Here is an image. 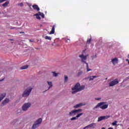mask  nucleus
<instances>
[{"mask_svg":"<svg viewBox=\"0 0 129 129\" xmlns=\"http://www.w3.org/2000/svg\"><path fill=\"white\" fill-rule=\"evenodd\" d=\"M84 88H85V86H80V84L78 83L75 85L74 87L72 88V90H73L72 93V94H75V93H77V92L83 90Z\"/></svg>","mask_w":129,"mask_h":129,"instance_id":"1","label":"nucleus"},{"mask_svg":"<svg viewBox=\"0 0 129 129\" xmlns=\"http://www.w3.org/2000/svg\"><path fill=\"white\" fill-rule=\"evenodd\" d=\"M98 107H100L101 109H106V108L108 107V104H105V102H104L98 103L94 108V109H96V108H98Z\"/></svg>","mask_w":129,"mask_h":129,"instance_id":"2","label":"nucleus"},{"mask_svg":"<svg viewBox=\"0 0 129 129\" xmlns=\"http://www.w3.org/2000/svg\"><path fill=\"white\" fill-rule=\"evenodd\" d=\"M85 51H86V49H85L83 52L82 54L80 55L79 56V57L80 58H81V62H83V63H85V64H87V63L86 62V60L87 59V57H88V56H89V54H87L86 55H84V54L85 53Z\"/></svg>","mask_w":129,"mask_h":129,"instance_id":"3","label":"nucleus"},{"mask_svg":"<svg viewBox=\"0 0 129 129\" xmlns=\"http://www.w3.org/2000/svg\"><path fill=\"white\" fill-rule=\"evenodd\" d=\"M33 90V88H28L27 89H26L23 95H22V96L23 97H28V96H29L30 95V94L31 93L32 90Z\"/></svg>","mask_w":129,"mask_h":129,"instance_id":"4","label":"nucleus"},{"mask_svg":"<svg viewBox=\"0 0 129 129\" xmlns=\"http://www.w3.org/2000/svg\"><path fill=\"white\" fill-rule=\"evenodd\" d=\"M42 120H43L42 119V118H39L38 120H37L35 122L34 124L32 126V128H33V129L37 128V127L39 126L40 124H41V123H42Z\"/></svg>","mask_w":129,"mask_h":129,"instance_id":"5","label":"nucleus"},{"mask_svg":"<svg viewBox=\"0 0 129 129\" xmlns=\"http://www.w3.org/2000/svg\"><path fill=\"white\" fill-rule=\"evenodd\" d=\"M80 111H82V109H79L77 110H73L69 113V115L71 116L72 115H75L76 113H78V112H80Z\"/></svg>","mask_w":129,"mask_h":129,"instance_id":"6","label":"nucleus"},{"mask_svg":"<svg viewBox=\"0 0 129 129\" xmlns=\"http://www.w3.org/2000/svg\"><path fill=\"white\" fill-rule=\"evenodd\" d=\"M110 116L106 115V116H101L98 118L97 121L99 122V121H101V120H104L105 119H107V118H109Z\"/></svg>","mask_w":129,"mask_h":129,"instance_id":"7","label":"nucleus"},{"mask_svg":"<svg viewBox=\"0 0 129 129\" xmlns=\"http://www.w3.org/2000/svg\"><path fill=\"white\" fill-rule=\"evenodd\" d=\"M31 107V103H27L23 105L22 106V109L24 110V111H26V110H28V108L29 107Z\"/></svg>","mask_w":129,"mask_h":129,"instance_id":"8","label":"nucleus"},{"mask_svg":"<svg viewBox=\"0 0 129 129\" xmlns=\"http://www.w3.org/2000/svg\"><path fill=\"white\" fill-rule=\"evenodd\" d=\"M118 81L117 80V79H115L114 80L110 82V83L109 84V86L110 87L114 86V85H116V84H118Z\"/></svg>","mask_w":129,"mask_h":129,"instance_id":"9","label":"nucleus"},{"mask_svg":"<svg viewBox=\"0 0 129 129\" xmlns=\"http://www.w3.org/2000/svg\"><path fill=\"white\" fill-rule=\"evenodd\" d=\"M83 114V113H82L78 114V115L76 117H72V118H71V120H75V119H77V118H78V117H80V116H81V115H82Z\"/></svg>","mask_w":129,"mask_h":129,"instance_id":"10","label":"nucleus"},{"mask_svg":"<svg viewBox=\"0 0 129 129\" xmlns=\"http://www.w3.org/2000/svg\"><path fill=\"white\" fill-rule=\"evenodd\" d=\"M10 102V99L9 98H6L4 101H3L2 103V106H4V105H6L7 103H9Z\"/></svg>","mask_w":129,"mask_h":129,"instance_id":"11","label":"nucleus"},{"mask_svg":"<svg viewBox=\"0 0 129 129\" xmlns=\"http://www.w3.org/2000/svg\"><path fill=\"white\" fill-rule=\"evenodd\" d=\"M6 95L7 94H6L5 93L0 94V102L3 100V99L5 98V97H6Z\"/></svg>","mask_w":129,"mask_h":129,"instance_id":"12","label":"nucleus"},{"mask_svg":"<svg viewBox=\"0 0 129 129\" xmlns=\"http://www.w3.org/2000/svg\"><path fill=\"white\" fill-rule=\"evenodd\" d=\"M96 126V123H92L89 125H88V127L89 128L90 127H92V128H95Z\"/></svg>","mask_w":129,"mask_h":129,"instance_id":"13","label":"nucleus"},{"mask_svg":"<svg viewBox=\"0 0 129 129\" xmlns=\"http://www.w3.org/2000/svg\"><path fill=\"white\" fill-rule=\"evenodd\" d=\"M32 8L33 10H36V11H37L38 12L40 11V8H39V6H38V5H33Z\"/></svg>","mask_w":129,"mask_h":129,"instance_id":"14","label":"nucleus"},{"mask_svg":"<svg viewBox=\"0 0 129 129\" xmlns=\"http://www.w3.org/2000/svg\"><path fill=\"white\" fill-rule=\"evenodd\" d=\"M55 27H56L55 25H53L52 26V29H51V31L49 33L50 35H51L52 34H54V33H55Z\"/></svg>","mask_w":129,"mask_h":129,"instance_id":"15","label":"nucleus"},{"mask_svg":"<svg viewBox=\"0 0 129 129\" xmlns=\"http://www.w3.org/2000/svg\"><path fill=\"white\" fill-rule=\"evenodd\" d=\"M83 105H85V104H83V103L78 104L74 106V108H78V107H80V106H83Z\"/></svg>","mask_w":129,"mask_h":129,"instance_id":"16","label":"nucleus"},{"mask_svg":"<svg viewBox=\"0 0 129 129\" xmlns=\"http://www.w3.org/2000/svg\"><path fill=\"white\" fill-rule=\"evenodd\" d=\"M34 17H36L37 20H41V17H40V14H39V12L38 13L34 14Z\"/></svg>","mask_w":129,"mask_h":129,"instance_id":"17","label":"nucleus"},{"mask_svg":"<svg viewBox=\"0 0 129 129\" xmlns=\"http://www.w3.org/2000/svg\"><path fill=\"white\" fill-rule=\"evenodd\" d=\"M83 74V72L82 71H79L78 73L77 74V77H80Z\"/></svg>","mask_w":129,"mask_h":129,"instance_id":"18","label":"nucleus"},{"mask_svg":"<svg viewBox=\"0 0 129 129\" xmlns=\"http://www.w3.org/2000/svg\"><path fill=\"white\" fill-rule=\"evenodd\" d=\"M98 76H93L89 77V81H91V80H94V78H97Z\"/></svg>","mask_w":129,"mask_h":129,"instance_id":"19","label":"nucleus"},{"mask_svg":"<svg viewBox=\"0 0 129 129\" xmlns=\"http://www.w3.org/2000/svg\"><path fill=\"white\" fill-rule=\"evenodd\" d=\"M47 84L49 85L48 89H50L51 87H52L53 86V83H52V82H48L47 81Z\"/></svg>","mask_w":129,"mask_h":129,"instance_id":"20","label":"nucleus"},{"mask_svg":"<svg viewBox=\"0 0 129 129\" xmlns=\"http://www.w3.org/2000/svg\"><path fill=\"white\" fill-rule=\"evenodd\" d=\"M10 4V2L7 1L5 3L3 4L2 5L3 7H4V8H6V7H8V5Z\"/></svg>","mask_w":129,"mask_h":129,"instance_id":"21","label":"nucleus"},{"mask_svg":"<svg viewBox=\"0 0 129 129\" xmlns=\"http://www.w3.org/2000/svg\"><path fill=\"white\" fill-rule=\"evenodd\" d=\"M44 38L45 39V40H49V41H51V40H52V37L48 36H45L44 37Z\"/></svg>","mask_w":129,"mask_h":129,"instance_id":"22","label":"nucleus"},{"mask_svg":"<svg viewBox=\"0 0 129 129\" xmlns=\"http://www.w3.org/2000/svg\"><path fill=\"white\" fill-rule=\"evenodd\" d=\"M29 68V66H24L21 68V70H24L25 69H27Z\"/></svg>","mask_w":129,"mask_h":129,"instance_id":"23","label":"nucleus"},{"mask_svg":"<svg viewBox=\"0 0 129 129\" xmlns=\"http://www.w3.org/2000/svg\"><path fill=\"white\" fill-rule=\"evenodd\" d=\"M87 65V72H89V71H92V70L89 69L88 67V63H86Z\"/></svg>","mask_w":129,"mask_h":129,"instance_id":"24","label":"nucleus"},{"mask_svg":"<svg viewBox=\"0 0 129 129\" xmlns=\"http://www.w3.org/2000/svg\"><path fill=\"white\" fill-rule=\"evenodd\" d=\"M117 61H118V59L116 58H113L112 59V62L113 64H114V62H117Z\"/></svg>","mask_w":129,"mask_h":129,"instance_id":"25","label":"nucleus"},{"mask_svg":"<svg viewBox=\"0 0 129 129\" xmlns=\"http://www.w3.org/2000/svg\"><path fill=\"white\" fill-rule=\"evenodd\" d=\"M39 15H40L41 17H42V19H44V18H45V15H44L43 13L39 12Z\"/></svg>","mask_w":129,"mask_h":129,"instance_id":"26","label":"nucleus"},{"mask_svg":"<svg viewBox=\"0 0 129 129\" xmlns=\"http://www.w3.org/2000/svg\"><path fill=\"white\" fill-rule=\"evenodd\" d=\"M67 80H68V77L67 76H64V83L67 82Z\"/></svg>","mask_w":129,"mask_h":129,"instance_id":"27","label":"nucleus"},{"mask_svg":"<svg viewBox=\"0 0 129 129\" xmlns=\"http://www.w3.org/2000/svg\"><path fill=\"white\" fill-rule=\"evenodd\" d=\"M52 73H53V76L54 77H57V76H58V74L56 73L55 72H52Z\"/></svg>","mask_w":129,"mask_h":129,"instance_id":"28","label":"nucleus"},{"mask_svg":"<svg viewBox=\"0 0 129 129\" xmlns=\"http://www.w3.org/2000/svg\"><path fill=\"white\" fill-rule=\"evenodd\" d=\"M117 121H115L114 122H113L112 124V125L115 126V125H117Z\"/></svg>","mask_w":129,"mask_h":129,"instance_id":"29","label":"nucleus"},{"mask_svg":"<svg viewBox=\"0 0 129 129\" xmlns=\"http://www.w3.org/2000/svg\"><path fill=\"white\" fill-rule=\"evenodd\" d=\"M90 42H91V38L90 39H88L87 41V44H90Z\"/></svg>","mask_w":129,"mask_h":129,"instance_id":"30","label":"nucleus"},{"mask_svg":"<svg viewBox=\"0 0 129 129\" xmlns=\"http://www.w3.org/2000/svg\"><path fill=\"white\" fill-rule=\"evenodd\" d=\"M11 30H14V29H17L16 27H10Z\"/></svg>","mask_w":129,"mask_h":129,"instance_id":"31","label":"nucleus"},{"mask_svg":"<svg viewBox=\"0 0 129 129\" xmlns=\"http://www.w3.org/2000/svg\"><path fill=\"white\" fill-rule=\"evenodd\" d=\"M6 1H8V0H0V3L2 4V3H4V2H6Z\"/></svg>","mask_w":129,"mask_h":129,"instance_id":"32","label":"nucleus"},{"mask_svg":"<svg viewBox=\"0 0 129 129\" xmlns=\"http://www.w3.org/2000/svg\"><path fill=\"white\" fill-rule=\"evenodd\" d=\"M66 42H67V43H70V39H67V40H66Z\"/></svg>","mask_w":129,"mask_h":129,"instance_id":"33","label":"nucleus"},{"mask_svg":"<svg viewBox=\"0 0 129 129\" xmlns=\"http://www.w3.org/2000/svg\"><path fill=\"white\" fill-rule=\"evenodd\" d=\"M101 99V98H96V100H100Z\"/></svg>","mask_w":129,"mask_h":129,"instance_id":"34","label":"nucleus"},{"mask_svg":"<svg viewBox=\"0 0 129 129\" xmlns=\"http://www.w3.org/2000/svg\"><path fill=\"white\" fill-rule=\"evenodd\" d=\"M88 128H88V125H87V126H86L85 127H84L83 129H88Z\"/></svg>","mask_w":129,"mask_h":129,"instance_id":"35","label":"nucleus"},{"mask_svg":"<svg viewBox=\"0 0 129 129\" xmlns=\"http://www.w3.org/2000/svg\"><path fill=\"white\" fill-rule=\"evenodd\" d=\"M20 34H25V32H20Z\"/></svg>","mask_w":129,"mask_h":129,"instance_id":"36","label":"nucleus"},{"mask_svg":"<svg viewBox=\"0 0 129 129\" xmlns=\"http://www.w3.org/2000/svg\"><path fill=\"white\" fill-rule=\"evenodd\" d=\"M20 7H23V4L22 3L20 4Z\"/></svg>","mask_w":129,"mask_h":129,"instance_id":"37","label":"nucleus"},{"mask_svg":"<svg viewBox=\"0 0 129 129\" xmlns=\"http://www.w3.org/2000/svg\"><path fill=\"white\" fill-rule=\"evenodd\" d=\"M2 81H4V79H2V80H0V82H2Z\"/></svg>","mask_w":129,"mask_h":129,"instance_id":"38","label":"nucleus"},{"mask_svg":"<svg viewBox=\"0 0 129 129\" xmlns=\"http://www.w3.org/2000/svg\"><path fill=\"white\" fill-rule=\"evenodd\" d=\"M29 41H30V42H33V40H32L31 39Z\"/></svg>","mask_w":129,"mask_h":129,"instance_id":"39","label":"nucleus"},{"mask_svg":"<svg viewBox=\"0 0 129 129\" xmlns=\"http://www.w3.org/2000/svg\"><path fill=\"white\" fill-rule=\"evenodd\" d=\"M102 129H105V128H104V127H102Z\"/></svg>","mask_w":129,"mask_h":129,"instance_id":"40","label":"nucleus"},{"mask_svg":"<svg viewBox=\"0 0 129 129\" xmlns=\"http://www.w3.org/2000/svg\"><path fill=\"white\" fill-rule=\"evenodd\" d=\"M10 41H13V39H10Z\"/></svg>","mask_w":129,"mask_h":129,"instance_id":"41","label":"nucleus"},{"mask_svg":"<svg viewBox=\"0 0 129 129\" xmlns=\"http://www.w3.org/2000/svg\"><path fill=\"white\" fill-rule=\"evenodd\" d=\"M127 57H128V58H129V54L128 55V56H127Z\"/></svg>","mask_w":129,"mask_h":129,"instance_id":"42","label":"nucleus"},{"mask_svg":"<svg viewBox=\"0 0 129 129\" xmlns=\"http://www.w3.org/2000/svg\"><path fill=\"white\" fill-rule=\"evenodd\" d=\"M127 129H129V127Z\"/></svg>","mask_w":129,"mask_h":129,"instance_id":"43","label":"nucleus"}]
</instances>
